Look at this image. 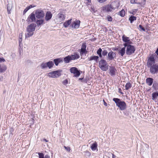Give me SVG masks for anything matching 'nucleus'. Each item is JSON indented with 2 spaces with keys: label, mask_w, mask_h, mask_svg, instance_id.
Here are the masks:
<instances>
[{
  "label": "nucleus",
  "mask_w": 158,
  "mask_h": 158,
  "mask_svg": "<svg viewBox=\"0 0 158 158\" xmlns=\"http://www.w3.org/2000/svg\"><path fill=\"white\" fill-rule=\"evenodd\" d=\"M113 100L115 103L116 106L121 110H124L127 108V104L126 102L121 99L117 98H114Z\"/></svg>",
  "instance_id": "nucleus-1"
},
{
  "label": "nucleus",
  "mask_w": 158,
  "mask_h": 158,
  "mask_svg": "<svg viewBox=\"0 0 158 158\" xmlns=\"http://www.w3.org/2000/svg\"><path fill=\"white\" fill-rule=\"evenodd\" d=\"M36 27V24L34 23H32L27 26L26 30L28 33L25 34V38H29L33 35V31L35 30Z\"/></svg>",
  "instance_id": "nucleus-2"
},
{
  "label": "nucleus",
  "mask_w": 158,
  "mask_h": 158,
  "mask_svg": "<svg viewBox=\"0 0 158 158\" xmlns=\"http://www.w3.org/2000/svg\"><path fill=\"white\" fill-rule=\"evenodd\" d=\"M123 45L127 48L126 52L127 55L130 56L135 53V48L134 46L131 45H127L126 44H123Z\"/></svg>",
  "instance_id": "nucleus-3"
},
{
  "label": "nucleus",
  "mask_w": 158,
  "mask_h": 158,
  "mask_svg": "<svg viewBox=\"0 0 158 158\" xmlns=\"http://www.w3.org/2000/svg\"><path fill=\"white\" fill-rule=\"evenodd\" d=\"M98 66L103 71H106L108 69L109 65L106 61L103 59H101L99 62Z\"/></svg>",
  "instance_id": "nucleus-4"
},
{
  "label": "nucleus",
  "mask_w": 158,
  "mask_h": 158,
  "mask_svg": "<svg viewBox=\"0 0 158 158\" xmlns=\"http://www.w3.org/2000/svg\"><path fill=\"white\" fill-rule=\"evenodd\" d=\"M35 15L37 19H43L44 16V11L38 9L35 10Z\"/></svg>",
  "instance_id": "nucleus-5"
},
{
  "label": "nucleus",
  "mask_w": 158,
  "mask_h": 158,
  "mask_svg": "<svg viewBox=\"0 0 158 158\" xmlns=\"http://www.w3.org/2000/svg\"><path fill=\"white\" fill-rule=\"evenodd\" d=\"M69 70L70 73L74 74V77H78L81 74L80 72L81 71L80 70H78L77 68L76 67H71Z\"/></svg>",
  "instance_id": "nucleus-6"
},
{
  "label": "nucleus",
  "mask_w": 158,
  "mask_h": 158,
  "mask_svg": "<svg viewBox=\"0 0 158 158\" xmlns=\"http://www.w3.org/2000/svg\"><path fill=\"white\" fill-rule=\"evenodd\" d=\"M62 70H56L49 73L48 74V76L52 78L58 77L61 75L60 72Z\"/></svg>",
  "instance_id": "nucleus-7"
},
{
  "label": "nucleus",
  "mask_w": 158,
  "mask_h": 158,
  "mask_svg": "<svg viewBox=\"0 0 158 158\" xmlns=\"http://www.w3.org/2000/svg\"><path fill=\"white\" fill-rule=\"evenodd\" d=\"M155 55H154V54H153L148 58L147 63L148 67L149 68L150 66H151L152 65L154 64L155 63Z\"/></svg>",
  "instance_id": "nucleus-8"
},
{
  "label": "nucleus",
  "mask_w": 158,
  "mask_h": 158,
  "mask_svg": "<svg viewBox=\"0 0 158 158\" xmlns=\"http://www.w3.org/2000/svg\"><path fill=\"white\" fill-rule=\"evenodd\" d=\"M97 53L100 58H102V56H106L108 53V52L107 50L105 49L102 51V49L101 48H100L97 51Z\"/></svg>",
  "instance_id": "nucleus-9"
},
{
  "label": "nucleus",
  "mask_w": 158,
  "mask_h": 158,
  "mask_svg": "<svg viewBox=\"0 0 158 158\" xmlns=\"http://www.w3.org/2000/svg\"><path fill=\"white\" fill-rule=\"evenodd\" d=\"M116 56L115 52L110 50L107 54V56H106L107 60L109 61L114 60Z\"/></svg>",
  "instance_id": "nucleus-10"
},
{
  "label": "nucleus",
  "mask_w": 158,
  "mask_h": 158,
  "mask_svg": "<svg viewBox=\"0 0 158 158\" xmlns=\"http://www.w3.org/2000/svg\"><path fill=\"white\" fill-rule=\"evenodd\" d=\"M150 72L152 74H155L158 72V64H153L150 66Z\"/></svg>",
  "instance_id": "nucleus-11"
},
{
  "label": "nucleus",
  "mask_w": 158,
  "mask_h": 158,
  "mask_svg": "<svg viewBox=\"0 0 158 158\" xmlns=\"http://www.w3.org/2000/svg\"><path fill=\"white\" fill-rule=\"evenodd\" d=\"M101 9L103 12H111L113 10L110 4L103 6Z\"/></svg>",
  "instance_id": "nucleus-12"
},
{
  "label": "nucleus",
  "mask_w": 158,
  "mask_h": 158,
  "mask_svg": "<svg viewBox=\"0 0 158 158\" xmlns=\"http://www.w3.org/2000/svg\"><path fill=\"white\" fill-rule=\"evenodd\" d=\"M27 21L29 23L35 22L36 21V18L35 14L33 12L31 13L28 16Z\"/></svg>",
  "instance_id": "nucleus-13"
},
{
  "label": "nucleus",
  "mask_w": 158,
  "mask_h": 158,
  "mask_svg": "<svg viewBox=\"0 0 158 158\" xmlns=\"http://www.w3.org/2000/svg\"><path fill=\"white\" fill-rule=\"evenodd\" d=\"M109 68V70L110 71L109 73L110 75L111 76H114L116 74L115 73L117 71V70L115 68V67L114 66H110Z\"/></svg>",
  "instance_id": "nucleus-14"
},
{
  "label": "nucleus",
  "mask_w": 158,
  "mask_h": 158,
  "mask_svg": "<svg viewBox=\"0 0 158 158\" xmlns=\"http://www.w3.org/2000/svg\"><path fill=\"white\" fill-rule=\"evenodd\" d=\"M86 43H83L82 45L80 52L81 55H83L84 54L87 52V51L86 49Z\"/></svg>",
  "instance_id": "nucleus-15"
},
{
  "label": "nucleus",
  "mask_w": 158,
  "mask_h": 158,
  "mask_svg": "<svg viewBox=\"0 0 158 158\" xmlns=\"http://www.w3.org/2000/svg\"><path fill=\"white\" fill-rule=\"evenodd\" d=\"M80 23V20H76L70 25V27L74 28H78L79 27Z\"/></svg>",
  "instance_id": "nucleus-16"
},
{
  "label": "nucleus",
  "mask_w": 158,
  "mask_h": 158,
  "mask_svg": "<svg viewBox=\"0 0 158 158\" xmlns=\"http://www.w3.org/2000/svg\"><path fill=\"white\" fill-rule=\"evenodd\" d=\"M112 7L113 10H114L118 8L119 7V4L117 2H112L110 4Z\"/></svg>",
  "instance_id": "nucleus-17"
},
{
  "label": "nucleus",
  "mask_w": 158,
  "mask_h": 158,
  "mask_svg": "<svg viewBox=\"0 0 158 158\" xmlns=\"http://www.w3.org/2000/svg\"><path fill=\"white\" fill-rule=\"evenodd\" d=\"M52 14L51 12L49 11H47L46 14L45 19V20L48 21L49 20L52 18Z\"/></svg>",
  "instance_id": "nucleus-18"
},
{
  "label": "nucleus",
  "mask_w": 158,
  "mask_h": 158,
  "mask_svg": "<svg viewBox=\"0 0 158 158\" xmlns=\"http://www.w3.org/2000/svg\"><path fill=\"white\" fill-rule=\"evenodd\" d=\"M73 55H70V56L71 60H75L79 58L80 56L78 53H74Z\"/></svg>",
  "instance_id": "nucleus-19"
},
{
  "label": "nucleus",
  "mask_w": 158,
  "mask_h": 158,
  "mask_svg": "<svg viewBox=\"0 0 158 158\" xmlns=\"http://www.w3.org/2000/svg\"><path fill=\"white\" fill-rule=\"evenodd\" d=\"M153 79L152 78L148 77L146 79V83L149 86L151 85L153 82Z\"/></svg>",
  "instance_id": "nucleus-20"
},
{
  "label": "nucleus",
  "mask_w": 158,
  "mask_h": 158,
  "mask_svg": "<svg viewBox=\"0 0 158 158\" xmlns=\"http://www.w3.org/2000/svg\"><path fill=\"white\" fill-rule=\"evenodd\" d=\"M99 58V56H91L89 58H88L89 61H91L92 60H95L96 62H97Z\"/></svg>",
  "instance_id": "nucleus-21"
},
{
  "label": "nucleus",
  "mask_w": 158,
  "mask_h": 158,
  "mask_svg": "<svg viewBox=\"0 0 158 158\" xmlns=\"http://www.w3.org/2000/svg\"><path fill=\"white\" fill-rule=\"evenodd\" d=\"M125 47L122 48L121 49L119 50L118 53L121 55V56H123L125 54Z\"/></svg>",
  "instance_id": "nucleus-22"
},
{
  "label": "nucleus",
  "mask_w": 158,
  "mask_h": 158,
  "mask_svg": "<svg viewBox=\"0 0 158 158\" xmlns=\"http://www.w3.org/2000/svg\"><path fill=\"white\" fill-rule=\"evenodd\" d=\"M71 59L70 55H69L64 58L63 60L65 63H69L71 60Z\"/></svg>",
  "instance_id": "nucleus-23"
},
{
  "label": "nucleus",
  "mask_w": 158,
  "mask_h": 158,
  "mask_svg": "<svg viewBox=\"0 0 158 158\" xmlns=\"http://www.w3.org/2000/svg\"><path fill=\"white\" fill-rule=\"evenodd\" d=\"M44 20L43 19H39V20L37 19L36 21V23L37 24L38 27L42 25L44 23Z\"/></svg>",
  "instance_id": "nucleus-24"
},
{
  "label": "nucleus",
  "mask_w": 158,
  "mask_h": 158,
  "mask_svg": "<svg viewBox=\"0 0 158 158\" xmlns=\"http://www.w3.org/2000/svg\"><path fill=\"white\" fill-rule=\"evenodd\" d=\"M53 61L55 63V64L56 66H57L59 63L63 61V60L61 58H56L54 59Z\"/></svg>",
  "instance_id": "nucleus-25"
},
{
  "label": "nucleus",
  "mask_w": 158,
  "mask_h": 158,
  "mask_svg": "<svg viewBox=\"0 0 158 158\" xmlns=\"http://www.w3.org/2000/svg\"><path fill=\"white\" fill-rule=\"evenodd\" d=\"M12 7V3H9L7 5V12L8 14H10V11L11 10Z\"/></svg>",
  "instance_id": "nucleus-26"
},
{
  "label": "nucleus",
  "mask_w": 158,
  "mask_h": 158,
  "mask_svg": "<svg viewBox=\"0 0 158 158\" xmlns=\"http://www.w3.org/2000/svg\"><path fill=\"white\" fill-rule=\"evenodd\" d=\"M72 20V19H70L65 22L63 24L65 28H67L68 27V26L71 24Z\"/></svg>",
  "instance_id": "nucleus-27"
},
{
  "label": "nucleus",
  "mask_w": 158,
  "mask_h": 158,
  "mask_svg": "<svg viewBox=\"0 0 158 158\" xmlns=\"http://www.w3.org/2000/svg\"><path fill=\"white\" fill-rule=\"evenodd\" d=\"M98 144L97 143L95 142L93 143L92 145H91L90 148L93 151H95L97 148Z\"/></svg>",
  "instance_id": "nucleus-28"
},
{
  "label": "nucleus",
  "mask_w": 158,
  "mask_h": 158,
  "mask_svg": "<svg viewBox=\"0 0 158 158\" xmlns=\"http://www.w3.org/2000/svg\"><path fill=\"white\" fill-rule=\"evenodd\" d=\"M47 67H48L49 69L52 68L54 65V63L52 61H49L47 63Z\"/></svg>",
  "instance_id": "nucleus-29"
},
{
  "label": "nucleus",
  "mask_w": 158,
  "mask_h": 158,
  "mask_svg": "<svg viewBox=\"0 0 158 158\" xmlns=\"http://www.w3.org/2000/svg\"><path fill=\"white\" fill-rule=\"evenodd\" d=\"M157 96H158V91L154 92L152 94V99L153 100H156L157 99Z\"/></svg>",
  "instance_id": "nucleus-30"
},
{
  "label": "nucleus",
  "mask_w": 158,
  "mask_h": 158,
  "mask_svg": "<svg viewBox=\"0 0 158 158\" xmlns=\"http://www.w3.org/2000/svg\"><path fill=\"white\" fill-rule=\"evenodd\" d=\"M122 40L125 42V43H127L129 41V37L125 36V35H123L122 37Z\"/></svg>",
  "instance_id": "nucleus-31"
},
{
  "label": "nucleus",
  "mask_w": 158,
  "mask_h": 158,
  "mask_svg": "<svg viewBox=\"0 0 158 158\" xmlns=\"http://www.w3.org/2000/svg\"><path fill=\"white\" fill-rule=\"evenodd\" d=\"M59 18L60 19V20L61 21H63L65 18V16L63 14L59 13Z\"/></svg>",
  "instance_id": "nucleus-32"
},
{
  "label": "nucleus",
  "mask_w": 158,
  "mask_h": 158,
  "mask_svg": "<svg viewBox=\"0 0 158 158\" xmlns=\"http://www.w3.org/2000/svg\"><path fill=\"white\" fill-rule=\"evenodd\" d=\"M136 17L133 15H131L129 18V20L131 23H132L134 21L136 20Z\"/></svg>",
  "instance_id": "nucleus-33"
},
{
  "label": "nucleus",
  "mask_w": 158,
  "mask_h": 158,
  "mask_svg": "<svg viewBox=\"0 0 158 158\" xmlns=\"http://www.w3.org/2000/svg\"><path fill=\"white\" fill-rule=\"evenodd\" d=\"M132 87V85L131 83L128 82L126 83L125 87V89L127 90H128L130 88Z\"/></svg>",
  "instance_id": "nucleus-34"
},
{
  "label": "nucleus",
  "mask_w": 158,
  "mask_h": 158,
  "mask_svg": "<svg viewBox=\"0 0 158 158\" xmlns=\"http://www.w3.org/2000/svg\"><path fill=\"white\" fill-rule=\"evenodd\" d=\"M119 15L121 17H123L125 15V11L124 9H122L119 12Z\"/></svg>",
  "instance_id": "nucleus-35"
},
{
  "label": "nucleus",
  "mask_w": 158,
  "mask_h": 158,
  "mask_svg": "<svg viewBox=\"0 0 158 158\" xmlns=\"http://www.w3.org/2000/svg\"><path fill=\"white\" fill-rule=\"evenodd\" d=\"M41 69H43L46 68L47 67V63H43L41 64Z\"/></svg>",
  "instance_id": "nucleus-36"
},
{
  "label": "nucleus",
  "mask_w": 158,
  "mask_h": 158,
  "mask_svg": "<svg viewBox=\"0 0 158 158\" xmlns=\"http://www.w3.org/2000/svg\"><path fill=\"white\" fill-rule=\"evenodd\" d=\"M39 158H44V155L42 153L38 152Z\"/></svg>",
  "instance_id": "nucleus-37"
},
{
  "label": "nucleus",
  "mask_w": 158,
  "mask_h": 158,
  "mask_svg": "<svg viewBox=\"0 0 158 158\" xmlns=\"http://www.w3.org/2000/svg\"><path fill=\"white\" fill-rule=\"evenodd\" d=\"M138 11V9H135L132 10V11H130L129 13L130 14H132L133 15H134L136 12Z\"/></svg>",
  "instance_id": "nucleus-38"
},
{
  "label": "nucleus",
  "mask_w": 158,
  "mask_h": 158,
  "mask_svg": "<svg viewBox=\"0 0 158 158\" xmlns=\"http://www.w3.org/2000/svg\"><path fill=\"white\" fill-rule=\"evenodd\" d=\"M146 2V0H142L141 2H140L141 6H143L145 5Z\"/></svg>",
  "instance_id": "nucleus-39"
},
{
  "label": "nucleus",
  "mask_w": 158,
  "mask_h": 158,
  "mask_svg": "<svg viewBox=\"0 0 158 158\" xmlns=\"http://www.w3.org/2000/svg\"><path fill=\"white\" fill-rule=\"evenodd\" d=\"M124 114L126 116H128L129 114V112L127 111H124L123 112Z\"/></svg>",
  "instance_id": "nucleus-40"
},
{
  "label": "nucleus",
  "mask_w": 158,
  "mask_h": 158,
  "mask_svg": "<svg viewBox=\"0 0 158 158\" xmlns=\"http://www.w3.org/2000/svg\"><path fill=\"white\" fill-rule=\"evenodd\" d=\"M107 20L109 22L112 21V17L109 15H108L107 16Z\"/></svg>",
  "instance_id": "nucleus-41"
},
{
  "label": "nucleus",
  "mask_w": 158,
  "mask_h": 158,
  "mask_svg": "<svg viewBox=\"0 0 158 158\" xmlns=\"http://www.w3.org/2000/svg\"><path fill=\"white\" fill-rule=\"evenodd\" d=\"M14 131V130L13 128H10V135H13Z\"/></svg>",
  "instance_id": "nucleus-42"
},
{
  "label": "nucleus",
  "mask_w": 158,
  "mask_h": 158,
  "mask_svg": "<svg viewBox=\"0 0 158 158\" xmlns=\"http://www.w3.org/2000/svg\"><path fill=\"white\" fill-rule=\"evenodd\" d=\"M139 27L140 29V30H142L143 31H145V30L144 27H143L141 25H139Z\"/></svg>",
  "instance_id": "nucleus-43"
},
{
  "label": "nucleus",
  "mask_w": 158,
  "mask_h": 158,
  "mask_svg": "<svg viewBox=\"0 0 158 158\" xmlns=\"http://www.w3.org/2000/svg\"><path fill=\"white\" fill-rule=\"evenodd\" d=\"M85 155L88 156H89L91 155V153L88 151H86L85 152Z\"/></svg>",
  "instance_id": "nucleus-44"
},
{
  "label": "nucleus",
  "mask_w": 158,
  "mask_h": 158,
  "mask_svg": "<svg viewBox=\"0 0 158 158\" xmlns=\"http://www.w3.org/2000/svg\"><path fill=\"white\" fill-rule=\"evenodd\" d=\"M64 147L66 150L68 152H69L70 151L71 149L69 147L64 146Z\"/></svg>",
  "instance_id": "nucleus-45"
},
{
  "label": "nucleus",
  "mask_w": 158,
  "mask_h": 158,
  "mask_svg": "<svg viewBox=\"0 0 158 158\" xmlns=\"http://www.w3.org/2000/svg\"><path fill=\"white\" fill-rule=\"evenodd\" d=\"M132 44V42L131 41L129 40V41L128 42H127V43H124V44H126L127 45H131Z\"/></svg>",
  "instance_id": "nucleus-46"
},
{
  "label": "nucleus",
  "mask_w": 158,
  "mask_h": 158,
  "mask_svg": "<svg viewBox=\"0 0 158 158\" xmlns=\"http://www.w3.org/2000/svg\"><path fill=\"white\" fill-rule=\"evenodd\" d=\"M68 81L66 79L63 81V83L65 85H66L68 83Z\"/></svg>",
  "instance_id": "nucleus-47"
},
{
  "label": "nucleus",
  "mask_w": 158,
  "mask_h": 158,
  "mask_svg": "<svg viewBox=\"0 0 158 158\" xmlns=\"http://www.w3.org/2000/svg\"><path fill=\"white\" fill-rule=\"evenodd\" d=\"M98 2L100 3H102L106 2L107 0H97Z\"/></svg>",
  "instance_id": "nucleus-48"
},
{
  "label": "nucleus",
  "mask_w": 158,
  "mask_h": 158,
  "mask_svg": "<svg viewBox=\"0 0 158 158\" xmlns=\"http://www.w3.org/2000/svg\"><path fill=\"white\" fill-rule=\"evenodd\" d=\"M34 6H33L32 5H30L28 6H27V8L28 9V10L32 8V7H33Z\"/></svg>",
  "instance_id": "nucleus-49"
},
{
  "label": "nucleus",
  "mask_w": 158,
  "mask_h": 158,
  "mask_svg": "<svg viewBox=\"0 0 158 158\" xmlns=\"http://www.w3.org/2000/svg\"><path fill=\"white\" fill-rule=\"evenodd\" d=\"M5 61V60L3 58L0 57V62H4Z\"/></svg>",
  "instance_id": "nucleus-50"
},
{
  "label": "nucleus",
  "mask_w": 158,
  "mask_h": 158,
  "mask_svg": "<svg viewBox=\"0 0 158 158\" xmlns=\"http://www.w3.org/2000/svg\"><path fill=\"white\" fill-rule=\"evenodd\" d=\"M28 9L27 8V7L24 10H23V14H24L28 10Z\"/></svg>",
  "instance_id": "nucleus-51"
},
{
  "label": "nucleus",
  "mask_w": 158,
  "mask_h": 158,
  "mask_svg": "<svg viewBox=\"0 0 158 158\" xmlns=\"http://www.w3.org/2000/svg\"><path fill=\"white\" fill-rule=\"evenodd\" d=\"M118 92L121 94H123V93L122 92V89L120 88L118 89Z\"/></svg>",
  "instance_id": "nucleus-52"
},
{
  "label": "nucleus",
  "mask_w": 158,
  "mask_h": 158,
  "mask_svg": "<svg viewBox=\"0 0 158 158\" xmlns=\"http://www.w3.org/2000/svg\"><path fill=\"white\" fill-rule=\"evenodd\" d=\"M135 0H131V4H135Z\"/></svg>",
  "instance_id": "nucleus-53"
},
{
  "label": "nucleus",
  "mask_w": 158,
  "mask_h": 158,
  "mask_svg": "<svg viewBox=\"0 0 158 158\" xmlns=\"http://www.w3.org/2000/svg\"><path fill=\"white\" fill-rule=\"evenodd\" d=\"M90 9L91 10H92L94 12H95V9H94V7H91L90 8Z\"/></svg>",
  "instance_id": "nucleus-54"
},
{
  "label": "nucleus",
  "mask_w": 158,
  "mask_h": 158,
  "mask_svg": "<svg viewBox=\"0 0 158 158\" xmlns=\"http://www.w3.org/2000/svg\"><path fill=\"white\" fill-rule=\"evenodd\" d=\"M103 101L104 103V105L105 106H107V103L105 102V101L104 99L103 100Z\"/></svg>",
  "instance_id": "nucleus-55"
},
{
  "label": "nucleus",
  "mask_w": 158,
  "mask_h": 158,
  "mask_svg": "<svg viewBox=\"0 0 158 158\" xmlns=\"http://www.w3.org/2000/svg\"><path fill=\"white\" fill-rule=\"evenodd\" d=\"M44 158H50V156L48 155H45Z\"/></svg>",
  "instance_id": "nucleus-56"
},
{
  "label": "nucleus",
  "mask_w": 158,
  "mask_h": 158,
  "mask_svg": "<svg viewBox=\"0 0 158 158\" xmlns=\"http://www.w3.org/2000/svg\"><path fill=\"white\" fill-rule=\"evenodd\" d=\"M145 145L146 148L148 149L149 147L148 145L147 144V143H145Z\"/></svg>",
  "instance_id": "nucleus-57"
},
{
  "label": "nucleus",
  "mask_w": 158,
  "mask_h": 158,
  "mask_svg": "<svg viewBox=\"0 0 158 158\" xmlns=\"http://www.w3.org/2000/svg\"><path fill=\"white\" fill-rule=\"evenodd\" d=\"M82 81H83L84 82H87V80L86 79H83V80Z\"/></svg>",
  "instance_id": "nucleus-58"
},
{
  "label": "nucleus",
  "mask_w": 158,
  "mask_h": 158,
  "mask_svg": "<svg viewBox=\"0 0 158 158\" xmlns=\"http://www.w3.org/2000/svg\"><path fill=\"white\" fill-rule=\"evenodd\" d=\"M3 76H2L0 77V81H3Z\"/></svg>",
  "instance_id": "nucleus-59"
},
{
  "label": "nucleus",
  "mask_w": 158,
  "mask_h": 158,
  "mask_svg": "<svg viewBox=\"0 0 158 158\" xmlns=\"http://www.w3.org/2000/svg\"><path fill=\"white\" fill-rule=\"evenodd\" d=\"M118 49V48H112V50H113V51H117Z\"/></svg>",
  "instance_id": "nucleus-60"
},
{
  "label": "nucleus",
  "mask_w": 158,
  "mask_h": 158,
  "mask_svg": "<svg viewBox=\"0 0 158 158\" xmlns=\"http://www.w3.org/2000/svg\"><path fill=\"white\" fill-rule=\"evenodd\" d=\"M116 156L113 154H112V158H116Z\"/></svg>",
  "instance_id": "nucleus-61"
},
{
  "label": "nucleus",
  "mask_w": 158,
  "mask_h": 158,
  "mask_svg": "<svg viewBox=\"0 0 158 158\" xmlns=\"http://www.w3.org/2000/svg\"><path fill=\"white\" fill-rule=\"evenodd\" d=\"M135 4H139L141 5V3H140V2H136Z\"/></svg>",
  "instance_id": "nucleus-62"
},
{
  "label": "nucleus",
  "mask_w": 158,
  "mask_h": 158,
  "mask_svg": "<svg viewBox=\"0 0 158 158\" xmlns=\"http://www.w3.org/2000/svg\"><path fill=\"white\" fill-rule=\"evenodd\" d=\"M43 140L44 141H45L46 142H47L48 141V140H47L46 139H43Z\"/></svg>",
  "instance_id": "nucleus-63"
},
{
  "label": "nucleus",
  "mask_w": 158,
  "mask_h": 158,
  "mask_svg": "<svg viewBox=\"0 0 158 158\" xmlns=\"http://www.w3.org/2000/svg\"><path fill=\"white\" fill-rule=\"evenodd\" d=\"M83 79V77L80 78L79 79V80H82Z\"/></svg>",
  "instance_id": "nucleus-64"
}]
</instances>
